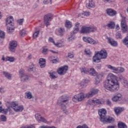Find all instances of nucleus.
<instances>
[{
  "mask_svg": "<svg viewBox=\"0 0 128 128\" xmlns=\"http://www.w3.org/2000/svg\"><path fill=\"white\" fill-rule=\"evenodd\" d=\"M104 88L110 92H116L120 90V85L118 82V78L116 75L110 73L109 74L104 81Z\"/></svg>",
  "mask_w": 128,
  "mask_h": 128,
  "instance_id": "f257e3e1",
  "label": "nucleus"
},
{
  "mask_svg": "<svg viewBox=\"0 0 128 128\" xmlns=\"http://www.w3.org/2000/svg\"><path fill=\"white\" fill-rule=\"evenodd\" d=\"M58 104L64 114H68V112L66 110V106L68 104V97L66 96H61L58 100Z\"/></svg>",
  "mask_w": 128,
  "mask_h": 128,
  "instance_id": "f03ea898",
  "label": "nucleus"
},
{
  "mask_svg": "<svg viewBox=\"0 0 128 128\" xmlns=\"http://www.w3.org/2000/svg\"><path fill=\"white\" fill-rule=\"evenodd\" d=\"M6 106H10L16 112H20L24 110V106L22 105L19 106L18 102H7L6 103Z\"/></svg>",
  "mask_w": 128,
  "mask_h": 128,
  "instance_id": "7ed1b4c3",
  "label": "nucleus"
},
{
  "mask_svg": "<svg viewBox=\"0 0 128 128\" xmlns=\"http://www.w3.org/2000/svg\"><path fill=\"white\" fill-rule=\"evenodd\" d=\"M126 17L122 18L120 22L121 30L122 34H126L128 32V27L126 24Z\"/></svg>",
  "mask_w": 128,
  "mask_h": 128,
  "instance_id": "20e7f679",
  "label": "nucleus"
},
{
  "mask_svg": "<svg viewBox=\"0 0 128 128\" xmlns=\"http://www.w3.org/2000/svg\"><path fill=\"white\" fill-rule=\"evenodd\" d=\"M104 103V100L96 98L90 99L88 101V104L90 106H94V104H102Z\"/></svg>",
  "mask_w": 128,
  "mask_h": 128,
  "instance_id": "39448f33",
  "label": "nucleus"
},
{
  "mask_svg": "<svg viewBox=\"0 0 128 128\" xmlns=\"http://www.w3.org/2000/svg\"><path fill=\"white\" fill-rule=\"evenodd\" d=\"M96 30V28L94 26L86 27L83 26L81 28V34H90L91 32H94Z\"/></svg>",
  "mask_w": 128,
  "mask_h": 128,
  "instance_id": "423d86ee",
  "label": "nucleus"
},
{
  "mask_svg": "<svg viewBox=\"0 0 128 128\" xmlns=\"http://www.w3.org/2000/svg\"><path fill=\"white\" fill-rule=\"evenodd\" d=\"M86 98V96H84V92H81L78 94H77L72 98V100L74 102H82V100H84Z\"/></svg>",
  "mask_w": 128,
  "mask_h": 128,
  "instance_id": "0eeeda50",
  "label": "nucleus"
},
{
  "mask_svg": "<svg viewBox=\"0 0 128 128\" xmlns=\"http://www.w3.org/2000/svg\"><path fill=\"white\" fill-rule=\"evenodd\" d=\"M18 46V42L16 41H10L9 43V50L10 52H14L16 48Z\"/></svg>",
  "mask_w": 128,
  "mask_h": 128,
  "instance_id": "6e6552de",
  "label": "nucleus"
},
{
  "mask_svg": "<svg viewBox=\"0 0 128 128\" xmlns=\"http://www.w3.org/2000/svg\"><path fill=\"white\" fill-rule=\"evenodd\" d=\"M98 114L100 118V122H102L106 117V110L104 108L100 109L98 110Z\"/></svg>",
  "mask_w": 128,
  "mask_h": 128,
  "instance_id": "1a4fd4ad",
  "label": "nucleus"
},
{
  "mask_svg": "<svg viewBox=\"0 0 128 128\" xmlns=\"http://www.w3.org/2000/svg\"><path fill=\"white\" fill-rule=\"evenodd\" d=\"M68 66H64L60 68L57 70V72L60 76H64V74H66V72H68Z\"/></svg>",
  "mask_w": 128,
  "mask_h": 128,
  "instance_id": "9d476101",
  "label": "nucleus"
},
{
  "mask_svg": "<svg viewBox=\"0 0 128 128\" xmlns=\"http://www.w3.org/2000/svg\"><path fill=\"white\" fill-rule=\"evenodd\" d=\"M83 40L86 42H88V44H98V41H95L94 39L90 37H83Z\"/></svg>",
  "mask_w": 128,
  "mask_h": 128,
  "instance_id": "9b49d317",
  "label": "nucleus"
},
{
  "mask_svg": "<svg viewBox=\"0 0 128 128\" xmlns=\"http://www.w3.org/2000/svg\"><path fill=\"white\" fill-rule=\"evenodd\" d=\"M52 20V14H47L45 15V16H44V22L46 25V27H48V26H50V22Z\"/></svg>",
  "mask_w": 128,
  "mask_h": 128,
  "instance_id": "f8f14e48",
  "label": "nucleus"
},
{
  "mask_svg": "<svg viewBox=\"0 0 128 128\" xmlns=\"http://www.w3.org/2000/svg\"><path fill=\"white\" fill-rule=\"evenodd\" d=\"M98 53L102 60H106V58H108V52H106V50L104 49H102L100 51L98 52Z\"/></svg>",
  "mask_w": 128,
  "mask_h": 128,
  "instance_id": "ddd939ff",
  "label": "nucleus"
},
{
  "mask_svg": "<svg viewBox=\"0 0 128 128\" xmlns=\"http://www.w3.org/2000/svg\"><path fill=\"white\" fill-rule=\"evenodd\" d=\"M35 118L36 120L38 122H44V124H48V120L44 117L42 116L40 114H37L35 115Z\"/></svg>",
  "mask_w": 128,
  "mask_h": 128,
  "instance_id": "4468645a",
  "label": "nucleus"
},
{
  "mask_svg": "<svg viewBox=\"0 0 128 128\" xmlns=\"http://www.w3.org/2000/svg\"><path fill=\"white\" fill-rule=\"evenodd\" d=\"M102 122H104V124H106V122L108 124H112V122H114V118L110 116H106L102 121Z\"/></svg>",
  "mask_w": 128,
  "mask_h": 128,
  "instance_id": "2eb2a0df",
  "label": "nucleus"
},
{
  "mask_svg": "<svg viewBox=\"0 0 128 128\" xmlns=\"http://www.w3.org/2000/svg\"><path fill=\"white\" fill-rule=\"evenodd\" d=\"M6 26H14V18L12 16L8 17L6 20Z\"/></svg>",
  "mask_w": 128,
  "mask_h": 128,
  "instance_id": "dca6fc26",
  "label": "nucleus"
},
{
  "mask_svg": "<svg viewBox=\"0 0 128 128\" xmlns=\"http://www.w3.org/2000/svg\"><path fill=\"white\" fill-rule=\"evenodd\" d=\"M106 14H108L110 16H116V11L114 10L112 8H107L106 10Z\"/></svg>",
  "mask_w": 128,
  "mask_h": 128,
  "instance_id": "f3484780",
  "label": "nucleus"
},
{
  "mask_svg": "<svg viewBox=\"0 0 128 128\" xmlns=\"http://www.w3.org/2000/svg\"><path fill=\"white\" fill-rule=\"evenodd\" d=\"M122 94L118 93L112 98V100L113 102H120V100H122Z\"/></svg>",
  "mask_w": 128,
  "mask_h": 128,
  "instance_id": "a211bd4d",
  "label": "nucleus"
},
{
  "mask_svg": "<svg viewBox=\"0 0 128 128\" xmlns=\"http://www.w3.org/2000/svg\"><path fill=\"white\" fill-rule=\"evenodd\" d=\"M100 60H102V58L100 56V54H98V52L95 54L92 58V60L94 62H100Z\"/></svg>",
  "mask_w": 128,
  "mask_h": 128,
  "instance_id": "6ab92c4d",
  "label": "nucleus"
},
{
  "mask_svg": "<svg viewBox=\"0 0 128 128\" xmlns=\"http://www.w3.org/2000/svg\"><path fill=\"white\" fill-rule=\"evenodd\" d=\"M108 40L109 44L112 46H118V42L114 40V39L108 38Z\"/></svg>",
  "mask_w": 128,
  "mask_h": 128,
  "instance_id": "aec40b11",
  "label": "nucleus"
},
{
  "mask_svg": "<svg viewBox=\"0 0 128 128\" xmlns=\"http://www.w3.org/2000/svg\"><path fill=\"white\" fill-rule=\"evenodd\" d=\"M86 7L89 10L92 8H96V4L92 0L89 1L88 3L86 4Z\"/></svg>",
  "mask_w": 128,
  "mask_h": 128,
  "instance_id": "412c9836",
  "label": "nucleus"
},
{
  "mask_svg": "<svg viewBox=\"0 0 128 128\" xmlns=\"http://www.w3.org/2000/svg\"><path fill=\"white\" fill-rule=\"evenodd\" d=\"M78 26H80V23L78 22H76L75 24V26L74 28L72 31L71 32V34H77V32L80 30V28H78Z\"/></svg>",
  "mask_w": 128,
  "mask_h": 128,
  "instance_id": "4be33fe9",
  "label": "nucleus"
},
{
  "mask_svg": "<svg viewBox=\"0 0 128 128\" xmlns=\"http://www.w3.org/2000/svg\"><path fill=\"white\" fill-rule=\"evenodd\" d=\"M102 78H104V74H101L96 76V84H98L100 82V80H102Z\"/></svg>",
  "mask_w": 128,
  "mask_h": 128,
  "instance_id": "5701e85b",
  "label": "nucleus"
},
{
  "mask_svg": "<svg viewBox=\"0 0 128 128\" xmlns=\"http://www.w3.org/2000/svg\"><path fill=\"white\" fill-rule=\"evenodd\" d=\"M88 74H89L90 76H96L98 75V72L93 68H90V70L88 69Z\"/></svg>",
  "mask_w": 128,
  "mask_h": 128,
  "instance_id": "b1692460",
  "label": "nucleus"
},
{
  "mask_svg": "<svg viewBox=\"0 0 128 128\" xmlns=\"http://www.w3.org/2000/svg\"><path fill=\"white\" fill-rule=\"evenodd\" d=\"M39 65L41 68H42L46 66V59L44 58H40L39 60Z\"/></svg>",
  "mask_w": 128,
  "mask_h": 128,
  "instance_id": "393cba45",
  "label": "nucleus"
},
{
  "mask_svg": "<svg viewBox=\"0 0 128 128\" xmlns=\"http://www.w3.org/2000/svg\"><path fill=\"white\" fill-rule=\"evenodd\" d=\"M106 26L110 30H114V26H116V23L114 22L111 21L107 24Z\"/></svg>",
  "mask_w": 128,
  "mask_h": 128,
  "instance_id": "a878e982",
  "label": "nucleus"
},
{
  "mask_svg": "<svg viewBox=\"0 0 128 128\" xmlns=\"http://www.w3.org/2000/svg\"><path fill=\"white\" fill-rule=\"evenodd\" d=\"M123 110L124 108L120 107H116L114 108V112H115L116 114H120Z\"/></svg>",
  "mask_w": 128,
  "mask_h": 128,
  "instance_id": "bb28decb",
  "label": "nucleus"
},
{
  "mask_svg": "<svg viewBox=\"0 0 128 128\" xmlns=\"http://www.w3.org/2000/svg\"><path fill=\"white\" fill-rule=\"evenodd\" d=\"M25 98H28V100H32V94L30 92H26L25 93Z\"/></svg>",
  "mask_w": 128,
  "mask_h": 128,
  "instance_id": "cd10ccee",
  "label": "nucleus"
},
{
  "mask_svg": "<svg viewBox=\"0 0 128 128\" xmlns=\"http://www.w3.org/2000/svg\"><path fill=\"white\" fill-rule=\"evenodd\" d=\"M2 74L8 80H12V74L8 73V72H3Z\"/></svg>",
  "mask_w": 128,
  "mask_h": 128,
  "instance_id": "c85d7f7f",
  "label": "nucleus"
},
{
  "mask_svg": "<svg viewBox=\"0 0 128 128\" xmlns=\"http://www.w3.org/2000/svg\"><path fill=\"white\" fill-rule=\"evenodd\" d=\"M21 81L24 82L26 80H28V75L24 74L20 76Z\"/></svg>",
  "mask_w": 128,
  "mask_h": 128,
  "instance_id": "c756f323",
  "label": "nucleus"
},
{
  "mask_svg": "<svg viewBox=\"0 0 128 128\" xmlns=\"http://www.w3.org/2000/svg\"><path fill=\"white\" fill-rule=\"evenodd\" d=\"M80 70L82 74H88V69L84 67L80 68Z\"/></svg>",
  "mask_w": 128,
  "mask_h": 128,
  "instance_id": "7c9ffc66",
  "label": "nucleus"
},
{
  "mask_svg": "<svg viewBox=\"0 0 128 128\" xmlns=\"http://www.w3.org/2000/svg\"><path fill=\"white\" fill-rule=\"evenodd\" d=\"M58 33L59 36H64V28H60L58 29Z\"/></svg>",
  "mask_w": 128,
  "mask_h": 128,
  "instance_id": "2f4dec72",
  "label": "nucleus"
},
{
  "mask_svg": "<svg viewBox=\"0 0 128 128\" xmlns=\"http://www.w3.org/2000/svg\"><path fill=\"white\" fill-rule=\"evenodd\" d=\"M50 77L52 79L56 78H58V74L56 72H52L50 73Z\"/></svg>",
  "mask_w": 128,
  "mask_h": 128,
  "instance_id": "473e14b6",
  "label": "nucleus"
},
{
  "mask_svg": "<svg viewBox=\"0 0 128 128\" xmlns=\"http://www.w3.org/2000/svg\"><path fill=\"white\" fill-rule=\"evenodd\" d=\"M118 128H127L126 125L122 122H119L118 124Z\"/></svg>",
  "mask_w": 128,
  "mask_h": 128,
  "instance_id": "72a5a7b5",
  "label": "nucleus"
},
{
  "mask_svg": "<svg viewBox=\"0 0 128 128\" xmlns=\"http://www.w3.org/2000/svg\"><path fill=\"white\" fill-rule=\"evenodd\" d=\"M116 40H122V34L120 32H117L116 34Z\"/></svg>",
  "mask_w": 128,
  "mask_h": 128,
  "instance_id": "f704fd0d",
  "label": "nucleus"
},
{
  "mask_svg": "<svg viewBox=\"0 0 128 128\" xmlns=\"http://www.w3.org/2000/svg\"><path fill=\"white\" fill-rule=\"evenodd\" d=\"M72 22H70L68 20L66 21V28H72Z\"/></svg>",
  "mask_w": 128,
  "mask_h": 128,
  "instance_id": "c9c22d12",
  "label": "nucleus"
},
{
  "mask_svg": "<svg viewBox=\"0 0 128 128\" xmlns=\"http://www.w3.org/2000/svg\"><path fill=\"white\" fill-rule=\"evenodd\" d=\"M124 72V68L122 67H118L116 68V72Z\"/></svg>",
  "mask_w": 128,
  "mask_h": 128,
  "instance_id": "e433bc0d",
  "label": "nucleus"
},
{
  "mask_svg": "<svg viewBox=\"0 0 128 128\" xmlns=\"http://www.w3.org/2000/svg\"><path fill=\"white\" fill-rule=\"evenodd\" d=\"M84 52L86 54V56H92V52L90 49H86Z\"/></svg>",
  "mask_w": 128,
  "mask_h": 128,
  "instance_id": "4c0bfd02",
  "label": "nucleus"
},
{
  "mask_svg": "<svg viewBox=\"0 0 128 128\" xmlns=\"http://www.w3.org/2000/svg\"><path fill=\"white\" fill-rule=\"evenodd\" d=\"M107 68H108L110 70H114L116 72V68L112 66V65H108Z\"/></svg>",
  "mask_w": 128,
  "mask_h": 128,
  "instance_id": "58836bf2",
  "label": "nucleus"
},
{
  "mask_svg": "<svg viewBox=\"0 0 128 128\" xmlns=\"http://www.w3.org/2000/svg\"><path fill=\"white\" fill-rule=\"evenodd\" d=\"M12 26H7L8 32V34H10V32H13L14 30V29L12 28Z\"/></svg>",
  "mask_w": 128,
  "mask_h": 128,
  "instance_id": "ea45409f",
  "label": "nucleus"
},
{
  "mask_svg": "<svg viewBox=\"0 0 128 128\" xmlns=\"http://www.w3.org/2000/svg\"><path fill=\"white\" fill-rule=\"evenodd\" d=\"M92 96H94V94H92V92L91 91L86 94L85 98H92Z\"/></svg>",
  "mask_w": 128,
  "mask_h": 128,
  "instance_id": "a19ab883",
  "label": "nucleus"
},
{
  "mask_svg": "<svg viewBox=\"0 0 128 128\" xmlns=\"http://www.w3.org/2000/svg\"><path fill=\"white\" fill-rule=\"evenodd\" d=\"M48 50L46 47H43L42 48V53L44 54H47Z\"/></svg>",
  "mask_w": 128,
  "mask_h": 128,
  "instance_id": "79ce46f5",
  "label": "nucleus"
},
{
  "mask_svg": "<svg viewBox=\"0 0 128 128\" xmlns=\"http://www.w3.org/2000/svg\"><path fill=\"white\" fill-rule=\"evenodd\" d=\"M40 34V31H36L33 34V38H36Z\"/></svg>",
  "mask_w": 128,
  "mask_h": 128,
  "instance_id": "37998d69",
  "label": "nucleus"
},
{
  "mask_svg": "<svg viewBox=\"0 0 128 128\" xmlns=\"http://www.w3.org/2000/svg\"><path fill=\"white\" fill-rule=\"evenodd\" d=\"M8 61V62H14V58H12V57H7L6 58V61Z\"/></svg>",
  "mask_w": 128,
  "mask_h": 128,
  "instance_id": "c03bdc74",
  "label": "nucleus"
},
{
  "mask_svg": "<svg viewBox=\"0 0 128 128\" xmlns=\"http://www.w3.org/2000/svg\"><path fill=\"white\" fill-rule=\"evenodd\" d=\"M20 34L22 36H24L26 34V31L24 30H22L20 32Z\"/></svg>",
  "mask_w": 128,
  "mask_h": 128,
  "instance_id": "a18cd8bd",
  "label": "nucleus"
},
{
  "mask_svg": "<svg viewBox=\"0 0 128 128\" xmlns=\"http://www.w3.org/2000/svg\"><path fill=\"white\" fill-rule=\"evenodd\" d=\"M76 38V36H74V34L72 33H71L70 36L68 37V41L70 42V40H74Z\"/></svg>",
  "mask_w": 128,
  "mask_h": 128,
  "instance_id": "49530a36",
  "label": "nucleus"
},
{
  "mask_svg": "<svg viewBox=\"0 0 128 128\" xmlns=\"http://www.w3.org/2000/svg\"><path fill=\"white\" fill-rule=\"evenodd\" d=\"M8 112V108H2V114H7Z\"/></svg>",
  "mask_w": 128,
  "mask_h": 128,
  "instance_id": "de8ad7c7",
  "label": "nucleus"
},
{
  "mask_svg": "<svg viewBox=\"0 0 128 128\" xmlns=\"http://www.w3.org/2000/svg\"><path fill=\"white\" fill-rule=\"evenodd\" d=\"M6 36L5 33L4 31L0 30V38H4V36Z\"/></svg>",
  "mask_w": 128,
  "mask_h": 128,
  "instance_id": "09e8293b",
  "label": "nucleus"
},
{
  "mask_svg": "<svg viewBox=\"0 0 128 128\" xmlns=\"http://www.w3.org/2000/svg\"><path fill=\"white\" fill-rule=\"evenodd\" d=\"M0 120L2 122H6V116L2 115L0 116Z\"/></svg>",
  "mask_w": 128,
  "mask_h": 128,
  "instance_id": "8fccbe9b",
  "label": "nucleus"
},
{
  "mask_svg": "<svg viewBox=\"0 0 128 128\" xmlns=\"http://www.w3.org/2000/svg\"><path fill=\"white\" fill-rule=\"evenodd\" d=\"M76 128H88V126L86 124H84L82 126H78Z\"/></svg>",
  "mask_w": 128,
  "mask_h": 128,
  "instance_id": "3c124183",
  "label": "nucleus"
},
{
  "mask_svg": "<svg viewBox=\"0 0 128 128\" xmlns=\"http://www.w3.org/2000/svg\"><path fill=\"white\" fill-rule=\"evenodd\" d=\"M122 82H123L124 86L126 88H128V81H127L126 80H124Z\"/></svg>",
  "mask_w": 128,
  "mask_h": 128,
  "instance_id": "603ef678",
  "label": "nucleus"
},
{
  "mask_svg": "<svg viewBox=\"0 0 128 128\" xmlns=\"http://www.w3.org/2000/svg\"><path fill=\"white\" fill-rule=\"evenodd\" d=\"M91 92H92L93 96H94V94H96L98 92V90L95 89V90H92Z\"/></svg>",
  "mask_w": 128,
  "mask_h": 128,
  "instance_id": "864d4df0",
  "label": "nucleus"
},
{
  "mask_svg": "<svg viewBox=\"0 0 128 128\" xmlns=\"http://www.w3.org/2000/svg\"><path fill=\"white\" fill-rule=\"evenodd\" d=\"M34 64H32V66H30V70H29L30 71V72H34Z\"/></svg>",
  "mask_w": 128,
  "mask_h": 128,
  "instance_id": "5fc2aeb1",
  "label": "nucleus"
},
{
  "mask_svg": "<svg viewBox=\"0 0 128 128\" xmlns=\"http://www.w3.org/2000/svg\"><path fill=\"white\" fill-rule=\"evenodd\" d=\"M7 108H8V112H9L10 114H14V112H12V109H10V108H12L10 106H7Z\"/></svg>",
  "mask_w": 128,
  "mask_h": 128,
  "instance_id": "6e6d98bb",
  "label": "nucleus"
},
{
  "mask_svg": "<svg viewBox=\"0 0 128 128\" xmlns=\"http://www.w3.org/2000/svg\"><path fill=\"white\" fill-rule=\"evenodd\" d=\"M106 105L108 106H112V102H110V100H106Z\"/></svg>",
  "mask_w": 128,
  "mask_h": 128,
  "instance_id": "4d7b16f0",
  "label": "nucleus"
},
{
  "mask_svg": "<svg viewBox=\"0 0 128 128\" xmlns=\"http://www.w3.org/2000/svg\"><path fill=\"white\" fill-rule=\"evenodd\" d=\"M19 72L20 74V76H24V74H24V70H20Z\"/></svg>",
  "mask_w": 128,
  "mask_h": 128,
  "instance_id": "13d9d810",
  "label": "nucleus"
},
{
  "mask_svg": "<svg viewBox=\"0 0 128 128\" xmlns=\"http://www.w3.org/2000/svg\"><path fill=\"white\" fill-rule=\"evenodd\" d=\"M17 22H18L20 25L22 24V22H24V19L18 20Z\"/></svg>",
  "mask_w": 128,
  "mask_h": 128,
  "instance_id": "bf43d9fd",
  "label": "nucleus"
},
{
  "mask_svg": "<svg viewBox=\"0 0 128 128\" xmlns=\"http://www.w3.org/2000/svg\"><path fill=\"white\" fill-rule=\"evenodd\" d=\"M84 16H90V12H84Z\"/></svg>",
  "mask_w": 128,
  "mask_h": 128,
  "instance_id": "052dcab7",
  "label": "nucleus"
},
{
  "mask_svg": "<svg viewBox=\"0 0 128 128\" xmlns=\"http://www.w3.org/2000/svg\"><path fill=\"white\" fill-rule=\"evenodd\" d=\"M102 2L105 4H108V2H112V0H102Z\"/></svg>",
  "mask_w": 128,
  "mask_h": 128,
  "instance_id": "680f3d73",
  "label": "nucleus"
},
{
  "mask_svg": "<svg viewBox=\"0 0 128 128\" xmlns=\"http://www.w3.org/2000/svg\"><path fill=\"white\" fill-rule=\"evenodd\" d=\"M96 68L97 70H100V68H102V65L100 64H98L96 66Z\"/></svg>",
  "mask_w": 128,
  "mask_h": 128,
  "instance_id": "e2e57ef3",
  "label": "nucleus"
},
{
  "mask_svg": "<svg viewBox=\"0 0 128 128\" xmlns=\"http://www.w3.org/2000/svg\"><path fill=\"white\" fill-rule=\"evenodd\" d=\"M68 58H74V54L72 53H68Z\"/></svg>",
  "mask_w": 128,
  "mask_h": 128,
  "instance_id": "0e129e2a",
  "label": "nucleus"
},
{
  "mask_svg": "<svg viewBox=\"0 0 128 128\" xmlns=\"http://www.w3.org/2000/svg\"><path fill=\"white\" fill-rule=\"evenodd\" d=\"M23 128H34V126L32 125H30L29 126H25L23 127Z\"/></svg>",
  "mask_w": 128,
  "mask_h": 128,
  "instance_id": "69168bd1",
  "label": "nucleus"
},
{
  "mask_svg": "<svg viewBox=\"0 0 128 128\" xmlns=\"http://www.w3.org/2000/svg\"><path fill=\"white\" fill-rule=\"evenodd\" d=\"M55 46H56L58 48H62V43H57Z\"/></svg>",
  "mask_w": 128,
  "mask_h": 128,
  "instance_id": "338daca9",
  "label": "nucleus"
},
{
  "mask_svg": "<svg viewBox=\"0 0 128 128\" xmlns=\"http://www.w3.org/2000/svg\"><path fill=\"white\" fill-rule=\"evenodd\" d=\"M119 78H120V80H121V82H123L126 80V79L122 76H120L119 77Z\"/></svg>",
  "mask_w": 128,
  "mask_h": 128,
  "instance_id": "774afa93",
  "label": "nucleus"
}]
</instances>
